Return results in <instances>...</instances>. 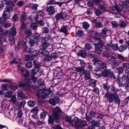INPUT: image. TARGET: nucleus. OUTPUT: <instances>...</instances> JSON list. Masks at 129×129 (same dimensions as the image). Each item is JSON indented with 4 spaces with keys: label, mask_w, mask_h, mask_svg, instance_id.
I'll list each match as a JSON object with an SVG mask.
<instances>
[{
    "label": "nucleus",
    "mask_w": 129,
    "mask_h": 129,
    "mask_svg": "<svg viewBox=\"0 0 129 129\" xmlns=\"http://www.w3.org/2000/svg\"><path fill=\"white\" fill-rule=\"evenodd\" d=\"M31 56L33 57L34 58V59L36 57L38 54V52L36 50L33 51H31Z\"/></svg>",
    "instance_id": "obj_48"
},
{
    "label": "nucleus",
    "mask_w": 129,
    "mask_h": 129,
    "mask_svg": "<svg viewBox=\"0 0 129 129\" xmlns=\"http://www.w3.org/2000/svg\"><path fill=\"white\" fill-rule=\"evenodd\" d=\"M110 73V72L108 70H106L104 71L102 73V75L103 76L107 77Z\"/></svg>",
    "instance_id": "obj_30"
},
{
    "label": "nucleus",
    "mask_w": 129,
    "mask_h": 129,
    "mask_svg": "<svg viewBox=\"0 0 129 129\" xmlns=\"http://www.w3.org/2000/svg\"><path fill=\"white\" fill-rule=\"evenodd\" d=\"M37 27V24L36 23H33L31 26V28L34 29H36Z\"/></svg>",
    "instance_id": "obj_60"
},
{
    "label": "nucleus",
    "mask_w": 129,
    "mask_h": 129,
    "mask_svg": "<svg viewBox=\"0 0 129 129\" xmlns=\"http://www.w3.org/2000/svg\"><path fill=\"white\" fill-rule=\"evenodd\" d=\"M117 56L121 60L125 62L126 61V58L124 57L120 54H117Z\"/></svg>",
    "instance_id": "obj_39"
},
{
    "label": "nucleus",
    "mask_w": 129,
    "mask_h": 129,
    "mask_svg": "<svg viewBox=\"0 0 129 129\" xmlns=\"http://www.w3.org/2000/svg\"><path fill=\"white\" fill-rule=\"evenodd\" d=\"M111 23L113 27L115 29L117 28L119 25L118 23L115 21H113L111 22Z\"/></svg>",
    "instance_id": "obj_38"
},
{
    "label": "nucleus",
    "mask_w": 129,
    "mask_h": 129,
    "mask_svg": "<svg viewBox=\"0 0 129 129\" xmlns=\"http://www.w3.org/2000/svg\"><path fill=\"white\" fill-rule=\"evenodd\" d=\"M114 101L115 103L116 104H119L120 102V99L119 98L118 96L117 95V94L116 93V94L114 95Z\"/></svg>",
    "instance_id": "obj_20"
},
{
    "label": "nucleus",
    "mask_w": 129,
    "mask_h": 129,
    "mask_svg": "<svg viewBox=\"0 0 129 129\" xmlns=\"http://www.w3.org/2000/svg\"><path fill=\"white\" fill-rule=\"evenodd\" d=\"M44 59L46 61H49L51 60V58L50 56L48 55L45 56L44 58Z\"/></svg>",
    "instance_id": "obj_63"
},
{
    "label": "nucleus",
    "mask_w": 129,
    "mask_h": 129,
    "mask_svg": "<svg viewBox=\"0 0 129 129\" xmlns=\"http://www.w3.org/2000/svg\"><path fill=\"white\" fill-rule=\"evenodd\" d=\"M31 84V83L30 81H28V83L27 84H26L24 83H21L20 84L19 86H18L17 85H14L12 84L11 85L10 89H16L18 87V86L28 88L29 87Z\"/></svg>",
    "instance_id": "obj_5"
},
{
    "label": "nucleus",
    "mask_w": 129,
    "mask_h": 129,
    "mask_svg": "<svg viewBox=\"0 0 129 129\" xmlns=\"http://www.w3.org/2000/svg\"><path fill=\"white\" fill-rule=\"evenodd\" d=\"M48 120V123L51 125H52L54 122V120H56L57 119H54V116L52 115H50L49 116Z\"/></svg>",
    "instance_id": "obj_29"
},
{
    "label": "nucleus",
    "mask_w": 129,
    "mask_h": 129,
    "mask_svg": "<svg viewBox=\"0 0 129 129\" xmlns=\"http://www.w3.org/2000/svg\"><path fill=\"white\" fill-rule=\"evenodd\" d=\"M28 37V36H30L32 34V32L31 30L28 29H25L24 33Z\"/></svg>",
    "instance_id": "obj_35"
},
{
    "label": "nucleus",
    "mask_w": 129,
    "mask_h": 129,
    "mask_svg": "<svg viewBox=\"0 0 129 129\" xmlns=\"http://www.w3.org/2000/svg\"><path fill=\"white\" fill-rule=\"evenodd\" d=\"M3 82L5 83L8 82L10 83L11 82V80L9 79H4L3 80L0 79V82Z\"/></svg>",
    "instance_id": "obj_59"
},
{
    "label": "nucleus",
    "mask_w": 129,
    "mask_h": 129,
    "mask_svg": "<svg viewBox=\"0 0 129 129\" xmlns=\"http://www.w3.org/2000/svg\"><path fill=\"white\" fill-rule=\"evenodd\" d=\"M93 38L94 40L96 41H101L100 35V34L96 33L93 35Z\"/></svg>",
    "instance_id": "obj_17"
},
{
    "label": "nucleus",
    "mask_w": 129,
    "mask_h": 129,
    "mask_svg": "<svg viewBox=\"0 0 129 129\" xmlns=\"http://www.w3.org/2000/svg\"><path fill=\"white\" fill-rule=\"evenodd\" d=\"M4 19V22H3L4 26L5 28H8L9 27L11 26V25L10 23L6 22L5 20Z\"/></svg>",
    "instance_id": "obj_46"
},
{
    "label": "nucleus",
    "mask_w": 129,
    "mask_h": 129,
    "mask_svg": "<svg viewBox=\"0 0 129 129\" xmlns=\"http://www.w3.org/2000/svg\"><path fill=\"white\" fill-rule=\"evenodd\" d=\"M33 65L32 63L30 62H27L26 64V67L29 68H30Z\"/></svg>",
    "instance_id": "obj_64"
},
{
    "label": "nucleus",
    "mask_w": 129,
    "mask_h": 129,
    "mask_svg": "<svg viewBox=\"0 0 129 129\" xmlns=\"http://www.w3.org/2000/svg\"><path fill=\"white\" fill-rule=\"evenodd\" d=\"M81 121V120L77 117H74L73 120V122L75 125L77 126H80Z\"/></svg>",
    "instance_id": "obj_15"
},
{
    "label": "nucleus",
    "mask_w": 129,
    "mask_h": 129,
    "mask_svg": "<svg viewBox=\"0 0 129 129\" xmlns=\"http://www.w3.org/2000/svg\"><path fill=\"white\" fill-rule=\"evenodd\" d=\"M66 13L63 12H61L60 13H58L55 17L57 20L63 19L68 16Z\"/></svg>",
    "instance_id": "obj_9"
},
{
    "label": "nucleus",
    "mask_w": 129,
    "mask_h": 129,
    "mask_svg": "<svg viewBox=\"0 0 129 129\" xmlns=\"http://www.w3.org/2000/svg\"><path fill=\"white\" fill-rule=\"evenodd\" d=\"M85 75H84V78L85 80H87L89 79L90 78V75L89 73H85Z\"/></svg>",
    "instance_id": "obj_53"
},
{
    "label": "nucleus",
    "mask_w": 129,
    "mask_h": 129,
    "mask_svg": "<svg viewBox=\"0 0 129 129\" xmlns=\"http://www.w3.org/2000/svg\"><path fill=\"white\" fill-rule=\"evenodd\" d=\"M46 116V114L45 112H42L40 114V118L42 119H44L45 118Z\"/></svg>",
    "instance_id": "obj_61"
},
{
    "label": "nucleus",
    "mask_w": 129,
    "mask_h": 129,
    "mask_svg": "<svg viewBox=\"0 0 129 129\" xmlns=\"http://www.w3.org/2000/svg\"><path fill=\"white\" fill-rule=\"evenodd\" d=\"M116 93H112L110 92H107L106 93L105 97L110 102H112L114 101L113 99Z\"/></svg>",
    "instance_id": "obj_6"
},
{
    "label": "nucleus",
    "mask_w": 129,
    "mask_h": 129,
    "mask_svg": "<svg viewBox=\"0 0 129 129\" xmlns=\"http://www.w3.org/2000/svg\"><path fill=\"white\" fill-rule=\"evenodd\" d=\"M34 59V58H33L31 55H27L25 57V59L26 61H31Z\"/></svg>",
    "instance_id": "obj_43"
},
{
    "label": "nucleus",
    "mask_w": 129,
    "mask_h": 129,
    "mask_svg": "<svg viewBox=\"0 0 129 129\" xmlns=\"http://www.w3.org/2000/svg\"><path fill=\"white\" fill-rule=\"evenodd\" d=\"M111 48L114 51H117L119 48L117 44H114L111 45Z\"/></svg>",
    "instance_id": "obj_33"
},
{
    "label": "nucleus",
    "mask_w": 129,
    "mask_h": 129,
    "mask_svg": "<svg viewBox=\"0 0 129 129\" xmlns=\"http://www.w3.org/2000/svg\"><path fill=\"white\" fill-rule=\"evenodd\" d=\"M96 113L94 111H91L89 114V118H92L93 117H95V115Z\"/></svg>",
    "instance_id": "obj_47"
},
{
    "label": "nucleus",
    "mask_w": 129,
    "mask_h": 129,
    "mask_svg": "<svg viewBox=\"0 0 129 129\" xmlns=\"http://www.w3.org/2000/svg\"><path fill=\"white\" fill-rule=\"evenodd\" d=\"M76 35L77 36L81 37L84 35V33L82 31L80 30L77 32Z\"/></svg>",
    "instance_id": "obj_49"
},
{
    "label": "nucleus",
    "mask_w": 129,
    "mask_h": 129,
    "mask_svg": "<svg viewBox=\"0 0 129 129\" xmlns=\"http://www.w3.org/2000/svg\"><path fill=\"white\" fill-rule=\"evenodd\" d=\"M13 36H10V40L11 42V46L14 45L15 44L14 41Z\"/></svg>",
    "instance_id": "obj_50"
},
{
    "label": "nucleus",
    "mask_w": 129,
    "mask_h": 129,
    "mask_svg": "<svg viewBox=\"0 0 129 129\" xmlns=\"http://www.w3.org/2000/svg\"><path fill=\"white\" fill-rule=\"evenodd\" d=\"M103 45V42L102 41L99 43H95L94 44L95 49H100L102 47Z\"/></svg>",
    "instance_id": "obj_21"
},
{
    "label": "nucleus",
    "mask_w": 129,
    "mask_h": 129,
    "mask_svg": "<svg viewBox=\"0 0 129 129\" xmlns=\"http://www.w3.org/2000/svg\"><path fill=\"white\" fill-rule=\"evenodd\" d=\"M127 48V46L125 45H121L119 48V51L120 52H122L126 50Z\"/></svg>",
    "instance_id": "obj_27"
},
{
    "label": "nucleus",
    "mask_w": 129,
    "mask_h": 129,
    "mask_svg": "<svg viewBox=\"0 0 129 129\" xmlns=\"http://www.w3.org/2000/svg\"><path fill=\"white\" fill-rule=\"evenodd\" d=\"M47 10L48 14L50 15L54 14L55 13L54 8L51 6H50L47 8Z\"/></svg>",
    "instance_id": "obj_11"
},
{
    "label": "nucleus",
    "mask_w": 129,
    "mask_h": 129,
    "mask_svg": "<svg viewBox=\"0 0 129 129\" xmlns=\"http://www.w3.org/2000/svg\"><path fill=\"white\" fill-rule=\"evenodd\" d=\"M112 63L114 67H116L119 64L118 61L117 60H113L112 61Z\"/></svg>",
    "instance_id": "obj_56"
},
{
    "label": "nucleus",
    "mask_w": 129,
    "mask_h": 129,
    "mask_svg": "<svg viewBox=\"0 0 129 129\" xmlns=\"http://www.w3.org/2000/svg\"><path fill=\"white\" fill-rule=\"evenodd\" d=\"M12 92L9 91L6 92L4 93L5 96L7 98H10L12 95Z\"/></svg>",
    "instance_id": "obj_34"
},
{
    "label": "nucleus",
    "mask_w": 129,
    "mask_h": 129,
    "mask_svg": "<svg viewBox=\"0 0 129 129\" xmlns=\"http://www.w3.org/2000/svg\"><path fill=\"white\" fill-rule=\"evenodd\" d=\"M26 16L25 13H23L22 14L20 18V20L21 23L24 22L26 19Z\"/></svg>",
    "instance_id": "obj_40"
},
{
    "label": "nucleus",
    "mask_w": 129,
    "mask_h": 129,
    "mask_svg": "<svg viewBox=\"0 0 129 129\" xmlns=\"http://www.w3.org/2000/svg\"><path fill=\"white\" fill-rule=\"evenodd\" d=\"M35 74L34 73V71L32 72V74L31 75V77L32 78V80L34 83H35L37 81V78L35 76Z\"/></svg>",
    "instance_id": "obj_41"
},
{
    "label": "nucleus",
    "mask_w": 129,
    "mask_h": 129,
    "mask_svg": "<svg viewBox=\"0 0 129 129\" xmlns=\"http://www.w3.org/2000/svg\"><path fill=\"white\" fill-rule=\"evenodd\" d=\"M76 71L77 72H79V74L81 75L83 74L86 72L83 68L81 67L76 68Z\"/></svg>",
    "instance_id": "obj_19"
},
{
    "label": "nucleus",
    "mask_w": 129,
    "mask_h": 129,
    "mask_svg": "<svg viewBox=\"0 0 129 129\" xmlns=\"http://www.w3.org/2000/svg\"><path fill=\"white\" fill-rule=\"evenodd\" d=\"M2 89L3 91H7L8 90L10 87L7 84H3L2 85Z\"/></svg>",
    "instance_id": "obj_22"
},
{
    "label": "nucleus",
    "mask_w": 129,
    "mask_h": 129,
    "mask_svg": "<svg viewBox=\"0 0 129 129\" xmlns=\"http://www.w3.org/2000/svg\"><path fill=\"white\" fill-rule=\"evenodd\" d=\"M41 39L42 44V48L43 49H46L50 45L46 41V40H47L48 38L46 37H42L41 38Z\"/></svg>",
    "instance_id": "obj_8"
},
{
    "label": "nucleus",
    "mask_w": 129,
    "mask_h": 129,
    "mask_svg": "<svg viewBox=\"0 0 129 129\" xmlns=\"http://www.w3.org/2000/svg\"><path fill=\"white\" fill-rule=\"evenodd\" d=\"M86 70L87 71H93L92 70L93 68L89 64H87L86 66Z\"/></svg>",
    "instance_id": "obj_58"
},
{
    "label": "nucleus",
    "mask_w": 129,
    "mask_h": 129,
    "mask_svg": "<svg viewBox=\"0 0 129 129\" xmlns=\"http://www.w3.org/2000/svg\"><path fill=\"white\" fill-rule=\"evenodd\" d=\"M12 104H14L17 102V100L16 96L15 95L12 96L10 100Z\"/></svg>",
    "instance_id": "obj_26"
},
{
    "label": "nucleus",
    "mask_w": 129,
    "mask_h": 129,
    "mask_svg": "<svg viewBox=\"0 0 129 129\" xmlns=\"http://www.w3.org/2000/svg\"><path fill=\"white\" fill-rule=\"evenodd\" d=\"M91 47V46L90 44L87 43L85 45L84 48L85 49L87 50H90Z\"/></svg>",
    "instance_id": "obj_52"
},
{
    "label": "nucleus",
    "mask_w": 129,
    "mask_h": 129,
    "mask_svg": "<svg viewBox=\"0 0 129 129\" xmlns=\"http://www.w3.org/2000/svg\"><path fill=\"white\" fill-rule=\"evenodd\" d=\"M122 81L124 83H127L128 82L129 79L127 75H123L122 78Z\"/></svg>",
    "instance_id": "obj_28"
},
{
    "label": "nucleus",
    "mask_w": 129,
    "mask_h": 129,
    "mask_svg": "<svg viewBox=\"0 0 129 129\" xmlns=\"http://www.w3.org/2000/svg\"><path fill=\"white\" fill-rule=\"evenodd\" d=\"M98 9L99 10H100V11L101 12H104L105 11L106 8L103 5H100L98 6Z\"/></svg>",
    "instance_id": "obj_37"
},
{
    "label": "nucleus",
    "mask_w": 129,
    "mask_h": 129,
    "mask_svg": "<svg viewBox=\"0 0 129 129\" xmlns=\"http://www.w3.org/2000/svg\"><path fill=\"white\" fill-rule=\"evenodd\" d=\"M9 4H6L9 5L10 6V7H7L5 8V10L4 11L3 13V18L5 19H7L9 18L10 17V14L9 12H11L13 10V9L12 8V7L14 6V4L13 3L10 2L9 1Z\"/></svg>",
    "instance_id": "obj_2"
},
{
    "label": "nucleus",
    "mask_w": 129,
    "mask_h": 129,
    "mask_svg": "<svg viewBox=\"0 0 129 129\" xmlns=\"http://www.w3.org/2000/svg\"><path fill=\"white\" fill-rule=\"evenodd\" d=\"M4 19L3 17H1L0 18V35H2L4 34L5 33L4 30L3 31L1 29L4 26L3 22H4Z\"/></svg>",
    "instance_id": "obj_12"
},
{
    "label": "nucleus",
    "mask_w": 129,
    "mask_h": 129,
    "mask_svg": "<svg viewBox=\"0 0 129 129\" xmlns=\"http://www.w3.org/2000/svg\"><path fill=\"white\" fill-rule=\"evenodd\" d=\"M68 28V27L67 26H63L60 29L61 32L63 33L66 35H68L69 34L67 31Z\"/></svg>",
    "instance_id": "obj_16"
},
{
    "label": "nucleus",
    "mask_w": 129,
    "mask_h": 129,
    "mask_svg": "<svg viewBox=\"0 0 129 129\" xmlns=\"http://www.w3.org/2000/svg\"><path fill=\"white\" fill-rule=\"evenodd\" d=\"M80 125L82 126H86V122L85 120H81L80 121Z\"/></svg>",
    "instance_id": "obj_62"
},
{
    "label": "nucleus",
    "mask_w": 129,
    "mask_h": 129,
    "mask_svg": "<svg viewBox=\"0 0 129 129\" xmlns=\"http://www.w3.org/2000/svg\"><path fill=\"white\" fill-rule=\"evenodd\" d=\"M17 98L19 100H22L26 98L27 96L22 90H19L16 92Z\"/></svg>",
    "instance_id": "obj_7"
},
{
    "label": "nucleus",
    "mask_w": 129,
    "mask_h": 129,
    "mask_svg": "<svg viewBox=\"0 0 129 129\" xmlns=\"http://www.w3.org/2000/svg\"><path fill=\"white\" fill-rule=\"evenodd\" d=\"M108 29L107 28H104L102 30L101 33V36L102 38H106V33L108 31Z\"/></svg>",
    "instance_id": "obj_14"
},
{
    "label": "nucleus",
    "mask_w": 129,
    "mask_h": 129,
    "mask_svg": "<svg viewBox=\"0 0 129 129\" xmlns=\"http://www.w3.org/2000/svg\"><path fill=\"white\" fill-rule=\"evenodd\" d=\"M39 67H37L36 66L35 67L34 69L32 71L31 74H32V72L33 71L35 75L36 73L38 72L39 70Z\"/></svg>",
    "instance_id": "obj_57"
},
{
    "label": "nucleus",
    "mask_w": 129,
    "mask_h": 129,
    "mask_svg": "<svg viewBox=\"0 0 129 129\" xmlns=\"http://www.w3.org/2000/svg\"><path fill=\"white\" fill-rule=\"evenodd\" d=\"M17 34V31L15 28L14 27L12 28L10 31V36H15Z\"/></svg>",
    "instance_id": "obj_24"
},
{
    "label": "nucleus",
    "mask_w": 129,
    "mask_h": 129,
    "mask_svg": "<svg viewBox=\"0 0 129 129\" xmlns=\"http://www.w3.org/2000/svg\"><path fill=\"white\" fill-rule=\"evenodd\" d=\"M129 4V0H126V2H124L123 3L122 7L120 5H119L118 6H115L114 7H111L109 8V10L108 11L110 12V13L113 14H115V16L116 17H119V15L116 16V12H115L116 10L119 13H120L122 11L123 9V6H126L127 5V3Z\"/></svg>",
    "instance_id": "obj_1"
},
{
    "label": "nucleus",
    "mask_w": 129,
    "mask_h": 129,
    "mask_svg": "<svg viewBox=\"0 0 129 129\" xmlns=\"http://www.w3.org/2000/svg\"><path fill=\"white\" fill-rule=\"evenodd\" d=\"M27 104L29 106L31 107H33L35 105L34 102L31 100L28 101L27 103Z\"/></svg>",
    "instance_id": "obj_51"
},
{
    "label": "nucleus",
    "mask_w": 129,
    "mask_h": 129,
    "mask_svg": "<svg viewBox=\"0 0 129 129\" xmlns=\"http://www.w3.org/2000/svg\"><path fill=\"white\" fill-rule=\"evenodd\" d=\"M40 36V35L39 34L35 33L33 35V38L36 39L37 41V44H38V42L40 41V39L39 38Z\"/></svg>",
    "instance_id": "obj_18"
},
{
    "label": "nucleus",
    "mask_w": 129,
    "mask_h": 129,
    "mask_svg": "<svg viewBox=\"0 0 129 129\" xmlns=\"http://www.w3.org/2000/svg\"><path fill=\"white\" fill-rule=\"evenodd\" d=\"M98 66V67H97L98 69L95 70V71H96L99 70L102 71L104 70H105L106 69L107 64L105 62L102 63L101 62V63Z\"/></svg>",
    "instance_id": "obj_10"
},
{
    "label": "nucleus",
    "mask_w": 129,
    "mask_h": 129,
    "mask_svg": "<svg viewBox=\"0 0 129 129\" xmlns=\"http://www.w3.org/2000/svg\"><path fill=\"white\" fill-rule=\"evenodd\" d=\"M25 39L27 42H29L31 47H33L35 45V41L31 39L29 37H26Z\"/></svg>",
    "instance_id": "obj_13"
},
{
    "label": "nucleus",
    "mask_w": 129,
    "mask_h": 129,
    "mask_svg": "<svg viewBox=\"0 0 129 129\" xmlns=\"http://www.w3.org/2000/svg\"><path fill=\"white\" fill-rule=\"evenodd\" d=\"M93 62L94 64H101V61L98 58H95L93 60Z\"/></svg>",
    "instance_id": "obj_44"
},
{
    "label": "nucleus",
    "mask_w": 129,
    "mask_h": 129,
    "mask_svg": "<svg viewBox=\"0 0 129 129\" xmlns=\"http://www.w3.org/2000/svg\"><path fill=\"white\" fill-rule=\"evenodd\" d=\"M21 74L25 78H27L29 76L28 72L26 71L25 69H23V70L21 71Z\"/></svg>",
    "instance_id": "obj_23"
},
{
    "label": "nucleus",
    "mask_w": 129,
    "mask_h": 129,
    "mask_svg": "<svg viewBox=\"0 0 129 129\" xmlns=\"http://www.w3.org/2000/svg\"><path fill=\"white\" fill-rule=\"evenodd\" d=\"M53 116L54 119H59L60 117L62 118L63 116L60 114L62 113L61 109L59 107H56L53 110Z\"/></svg>",
    "instance_id": "obj_3"
},
{
    "label": "nucleus",
    "mask_w": 129,
    "mask_h": 129,
    "mask_svg": "<svg viewBox=\"0 0 129 129\" xmlns=\"http://www.w3.org/2000/svg\"><path fill=\"white\" fill-rule=\"evenodd\" d=\"M92 2L94 4L98 5L101 4L102 0H92Z\"/></svg>",
    "instance_id": "obj_42"
},
{
    "label": "nucleus",
    "mask_w": 129,
    "mask_h": 129,
    "mask_svg": "<svg viewBox=\"0 0 129 129\" xmlns=\"http://www.w3.org/2000/svg\"><path fill=\"white\" fill-rule=\"evenodd\" d=\"M5 33L3 35H0L1 36H0V53L2 52H4L6 50V47L5 46H3L2 44V42H5L6 41V38L4 35Z\"/></svg>",
    "instance_id": "obj_4"
},
{
    "label": "nucleus",
    "mask_w": 129,
    "mask_h": 129,
    "mask_svg": "<svg viewBox=\"0 0 129 129\" xmlns=\"http://www.w3.org/2000/svg\"><path fill=\"white\" fill-rule=\"evenodd\" d=\"M91 123L94 127L95 126L99 127L100 126L99 122L98 121H92L91 122Z\"/></svg>",
    "instance_id": "obj_45"
},
{
    "label": "nucleus",
    "mask_w": 129,
    "mask_h": 129,
    "mask_svg": "<svg viewBox=\"0 0 129 129\" xmlns=\"http://www.w3.org/2000/svg\"><path fill=\"white\" fill-rule=\"evenodd\" d=\"M89 26V25L87 22H84L83 24V27L85 29H87Z\"/></svg>",
    "instance_id": "obj_55"
},
{
    "label": "nucleus",
    "mask_w": 129,
    "mask_h": 129,
    "mask_svg": "<svg viewBox=\"0 0 129 129\" xmlns=\"http://www.w3.org/2000/svg\"><path fill=\"white\" fill-rule=\"evenodd\" d=\"M24 51L26 53H31V49L29 48L27 46L24 48Z\"/></svg>",
    "instance_id": "obj_54"
},
{
    "label": "nucleus",
    "mask_w": 129,
    "mask_h": 129,
    "mask_svg": "<svg viewBox=\"0 0 129 129\" xmlns=\"http://www.w3.org/2000/svg\"><path fill=\"white\" fill-rule=\"evenodd\" d=\"M96 81L92 80L90 81L89 84V86H91L92 87H94L96 86Z\"/></svg>",
    "instance_id": "obj_32"
},
{
    "label": "nucleus",
    "mask_w": 129,
    "mask_h": 129,
    "mask_svg": "<svg viewBox=\"0 0 129 129\" xmlns=\"http://www.w3.org/2000/svg\"><path fill=\"white\" fill-rule=\"evenodd\" d=\"M78 54L82 57H84L86 56V53L85 50H81L78 52Z\"/></svg>",
    "instance_id": "obj_25"
},
{
    "label": "nucleus",
    "mask_w": 129,
    "mask_h": 129,
    "mask_svg": "<svg viewBox=\"0 0 129 129\" xmlns=\"http://www.w3.org/2000/svg\"><path fill=\"white\" fill-rule=\"evenodd\" d=\"M119 26L121 28H125L126 26V24L125 22L123 20H120L119 21Z\"/></svg>",
    "instance_id": "obj_31"
},
{
    "label": "nucleus",
    "mask_w": 129,
    "mask_h": 129,
    "mask_svg": "<svg viewBox=\"0 0 129 129\" xmlns=\"http://www.w3.org/2000/svg\"><path fill=\"white\" fill-rule=\"evenodd\" d=\"M49 102L51 105L55 106L56 105L55 100L53 98H51L49 100Z\"/></svg>",
    "instance_id": "obj_36"
}]
</instances>
